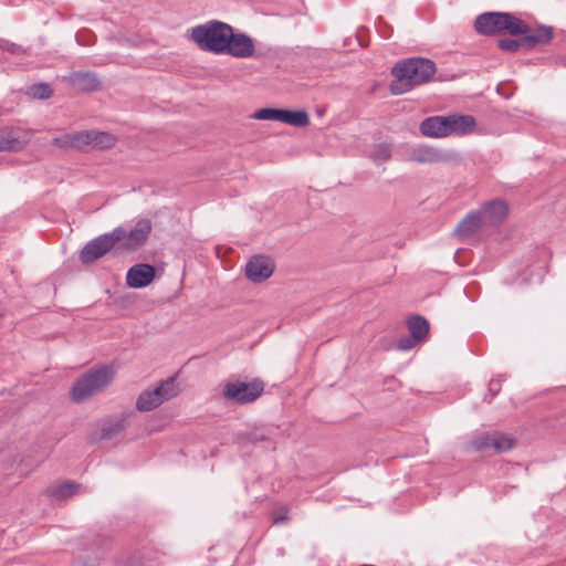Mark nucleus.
<instances>
[{"mask_svg": "<svg viewBox=\"0 0 566 566\" xmlns=\"http://www.w3.org/2000/svg\"><path fill=\"white\" fill-rule=\"evenodd\" d=\"M479 35H554L552 25L536 22L533 28L512 12L486 11L479 14L473 23Z\"/></svg>", "mask_w": 566, "mask_h": 566, "instance_id": "nucleus-1", "label": "nucleus"}, {"mask_svg": "<svg viewBox=\"0 0 566 566\" xmlns=\"http://www.w3.org/2000/svg\"><path fill=\"white\" fill-rule=\"evenodd\" d=\"M433 73L434 64L427 59L412 57L398 62L392 67L394 80L389 90L394 95L405 94L428 82Z\"/></svg>", "mask_w": 566, "mask_h": 566, "instance_id": "nucleus-2", "label": "nucleus"}, {"mask_svg": "<svg viewBox=\"0 0 566 566\" xmlns=\"http://www.w3.org/2000/svg\"><path fill=\"white\" fill-rule=\"evenodd\" d=\"M114 370L109 366H101L91 369L76 379L72 387V399L76 402H83L92 396L104 390L113 380Z\"/></svg>", "mask_w": 566, "mask_h": 566, "instance_id": "nucleus-3", "label": "nucleus"}, {"mask_svg": "<svg viewBox=\"0 0 566 566\" xmlns=\"http://www.w3.org/2000/svg\"><path fill=\"white\" fill-rule=\"evenodd\" d=\"M179 392L175 378L170 377L161 381L154 389L144 390L137 398L136 408L139 411H150L167 400L176 397Z\"/></svg>", "mask_w": 566, "mask_h": 566, "instance_id": "nucleus-4", "label": "nucleus"}, {"mask_svg": "<svg viewBox=\"0 0 566 566\" xmlns=\"http://www.w3.org/2000/svg\"><path fill=\"white\" fill-rule=\"evenodd\" d=\"M124 228H115L112 232L102 234L90 241L81 251L80 259L83 263H93L111 251L123 240Z\"/></svg>", "mask_w": 566, "mask_h": 566, "instance_id": "nucleus-5", "label": "nucleus"}, {"mask_svg": "<svg viewBox=\"0 0 566 566\" xmlns=\"http://www.w3.org/2000/svg\"><path fill=\"white\" fill-rule=\"evenodd\" d=\"M262 391L263 384L258 380H253L250 382H227L223 388L224 397L238 403H247L254 401L262 394Z\"/></svg>", "mask_w": 566, "mask_h": 566, "instance_id": "nucleus-6", "label": "nucleus"}, {"mask_svg": "<svg viewBox=\"0 0 566 566\" xmlns=\"http://www.w3.org/2000/svg\"><path fill=\"white\" fill-rule=\"evenodd\" d=\"M472 448L476 451H489L491 449L497 452H505L514 447V440L499 432L481 433L472 440Z\"/></svg>", "mask_w": 566, "mask_h": 566, "instance_id": "nucleus-7", "label": "nucleus"}, {"mask_svg": "<svg viewBox=\"0 0 566 566\" xmlns=\"http://www.w3.org/2000/svg\"><path fill=\"white\" fill-rule=\"evenodd\" d=\"M274 271V262L266 255H254L245 264V276L253 283L266 281Z\"/></svg>", "mask_w": 566, "mask_h": 566, "instance_id": "nucleus-8", "label": "nucleus"}, {"mask_svg": "<svg viewBox=\"0 0 566 566\" xmlns=\"http://www.w3.org/2000/svg\"><path fill=\"white\" fill-rule=\"evenodd\" d=\"M151 231V223L147 219H142L136 222L135 227L129 231L124 229L125 235L123 240L118 243L120 248L127 250H135L142 247L149 237Z\"/></svg>", "mask_w": 566, "mask_h": 566, "instance_id": "nucleus-9", "label": "nucleus"}, {"mask_svg": "<svg viewBox=\"0 0 566 566\" xmlns=\"http://www.w3.org/2000/svg\"><path fill=\"white\" fill-rule=\"evenodd\" d=\"M184 35H247L245 33L234 32V29L222 21L210 20L206 23L188 28Z\"/></svg>", "mask_w": 566, "mask_h": 566, "instance_id": "nucleus-10", "label": "nucleus"}, {"mask_svg": "<svg viewBox=\"0 0 566 566\" xmlns=\"http://www.w3.org/2000/svg\"><path fill=\"white\" fill-rule=\"evenodd\" d=\"M127 426V416L112 417L97 423L99 433H92L91 441L113 439L120 434Z\"/></svg>", "mask_w": 566, "mask_h": 566, "instance_id": "nucleus-11", "label": "nucleus"}, {"mask_svg": "<svg viewBox=\"0 0 566 566\" xmlns=\"http://www.w3.org/2000/svg\"><path fill=\"white\" fill-rule=\"evenodd\" d=\"M552 38H501L497 48L505 52L530 51L536 45L548 44Z\"/></svg>", "mask_w": 566, "mask_h": 566, "instance_id": "nucleus-12", "label": "nucleus"}, {"mask_svg": "<svg viewBox=\"0 0 566 566\" xmlns=\"http://www.w3.org/2000/svg\"><path fill=\"white\" fill-rule=\"evenodd\" d=\"M155 269L150 264L139 263L132 266L126 274V283L129 287L142 289L153 282Z\"/></svg>", "mask_w": 566, "mask_h": 566, "instance_id": "nucleus-13", "label": "nucleus"}, {"mask_svg": "<svg viewBox=\"0 0 566 566\" xmlns=\"http://www.w3.org/2000/svg\"><path fill=\"white\" fill-rule=\"evenodd\" d=\"M407 159L418 164H439L447 159L438 148L427 145H417L409 149Z\"/></svg>", "mask_w": 566, "mask_h": 566, "instance_id": "nucleus-14", "label": "nucleus"}, {"mask_svg": "<svg viewBox=\"0 0 566 566\" xmlns=\"http://www.w3.org/2000/svg\"><path fill=\"white\" fill-rule=\"evenodd\" d=\"M479 212L482 214L485 226H497L506 218L509 208L505 201L494 199L484 203Z\"/></svg>", "mask_w": 566, "mask_h": 566, "instance_id": "nucleus-15", "label": "nucleus"}, {"mask_svg": "<svg viewBox=\"0 0 566 566\" xmlns=\"http://www.w3.org/2000/svg\"><path fill=\"white\" fill-rule=\"evenodd\" d=\"M61 78L81 92H94L101 85L99 80L92 72H72L63 75Z\"/></svg>", "mask_w": 566, "mask_h": 566, "instance_id": "nucleus-16", "label": "nucleus"}, {"mask_svg": "<svg viewBox=\"0 0 566 566\" xmlns=\"http://www.w3.org/2000/svg\"><path fill=\"white\" fill-rule=\"evenodd\" d=\"M117 142V138L107 133L99 130H84L82 132V148L93 149H107L113 147Z\"/></svg>", "mask_w": 566, "mask_h": 566, "instance_id": "nucleus-17", "label": "nucleus"}, {"mask_svg": "<svg viewBox=\"0 0 566 566\" xmlns=\"http://www.w3.org/2000/svg\"><path fill=\"white\" fill-rule=\"evenodd\" d=\"M447 117L448 136L452 135H467L475 129V119L471 115L452 114Z\"/></svg>", "mask_w": 566, "mask_h": 566, "instance_id": "nucleus-18", "label": "nucleus"}, {"mask_svg": "<svg viewBox=\"0 0 566 566\" xmlns=\"http://www.w3.org/2000/svg\"><path fill=\"white\" fill-rule=\"evenodd\" d=\"M420 132L423 136L429 138L448 137L447 117L431 116L423 119L420 124Z\"/></svg>", "mask_w": 566, "mask_h": 566, "instance_id": "nucleus-19", "label": "nucleus"}, {"mask_svg": "<svg viewBox=\"0 0 566 566\" xmlns=\"http://www.w3.org/2000/svg\"><path fill=\"white\" fill-rule=\"evenodd\" d=\"M226 54L238 59L250 57L254 53L252 38H228Z\"/></svg>", "mask_w": 566, "mask_h": 566, "instance_id": "nucleus-20", "label": "nucleus"}, {"mask_svg": "<svg viewBox=\"0 0 566 566\" xmlns=\"http://www.w3.org/2000/svg\"><path fill=\"white\" fill-rule=\"evenodd\" d=\"M485 223L479 211L470 212L459 224L455 232L461 238H469L476 233Z\"/></svg>", "mask_w": 566, "mask_h": 566, "instance_id": "nucleus-21", "label": "nucleus"}, {"mask_svg": "<svg viewBox=\"0 0 566 566\" xmlns=\"http://www.w3.org/2000/svg\"><path fill=\"white\" fill-rule=\"evenodd\" d=\"M81 486L74 482L64 481L50 486L48 489V494L54 500L64 501L77 494Z\"/></svg>", "mask_w": 566, "mask_h": 566, "instance_id": "nucleus-22", "label": "nucleus"}, {"mask_svg": "<svg viewBox=\"0 0 566 566\" xmlns=\"http://www.w3.org/2000/svg\"><path fill=\"white\" fill-rule=\"evenodd\" d=\"M198 49L214 54H226L227 38H191Z\"/></svg>", "mask_w": 566, "mask_h": 566, "instance_id": "nucleus-23", "label": "nucleus"}, {"mask_svg": "<svg viewBox=\"0 0 566 566\" xmlns=\"http://www.w3.org/2000/svg\"><path fill=\"white\" fill-rule=\"evenodd\" d=\"M277 122L294 127H306L310 124V117L305 111L280 109Z\"/></svg>", "mask_w": 566, "mask_h": 566, "instance_id": "nucleus-24", "label": "nucleus"}, {"mask_svg": "<svg viewBox=\"0 0 566 566\" xmlns=\"http://www.w3.org/2000/svg\"><path fill=\"white\" fill-rule=\"evenodd\" d=\"M410 335L418 342H423L429 332V323L421 316H413L408 321Z\"/></svg>", "mask_w": 566, "mask_h": 566, "instance_id": "nucleus-25", "label": "nucleus"}, {"mask_svg": "<svg viewBox=\"0 0 566 566\" xmlns=\"http://www.w3.org/2000/svg\"><path fill=\"white\" fill-rule=\"evenodd\" d=\"M52 144L61 149H83L82 148V132L74 134H64L55 137Z\"/></svg>", "mask_w": 566, "mask_h": 566, "instance_id": "nucleus-26", "label": "nucleus"}, {"mask_svg": "<svg viewBox=\"0 0 566 566\" xmlns=\"http://www.w3.org/2000/svg\"><path fill=\"white\" fill-rule=\"evenodd\" d=\"M369 156L375 163L379 164L386 161L391 156L390 146L388 144H378L374 147Z\"/></svg>", "mask_w": 566, "mask_h": 566, "instance_id": "nucleus-27", "label": "nucleus"}, {"mask_svg": "<svg viewBox=\"0 0 566 566\" xmlns=\"http://www.w3.org/2000/svg\"><path fill=\"white\" fill-rule=\"evenodd\" d=\"M29 94L39 99H46L53 94L52 88L46 83L34 84L29 87Z\"/></svg>", "mask_w": 566, "mask_h": 566, "instance_id": "nucleus-28", "label": "nucleus"}, {"mask_svg": "<svg viewBox=\"0 0 566 566\" xmlns=\"http://www.w3.org/2000/svg\"><path fill=\"white\" fill-rule=\"evenodd\" d=\"M279 108H260L253 114V118L258 120H279Z\"/></svg>", "mask_w": 566, "mask_h": 566, "instance_id": "nucleus-29", "label": "nucleus"}, {"mask_svg": "<svg viewBox=\"0 0 566 566\" xmlns=\"http://www.w3.org/2000/svg\"><path fill=\"white\" fill-rule=\"evenodd\" d=\"M420 342L416 340L411 335L410 337H401L398 340V348L401 350H409L416 347Z\"/></svg>", "mask_w": 566, "mask_h": 566, "instance_id": "nucleus-30", "label": "nucleus"}, {"mask_svg": "<svg viewBox=\"0 0 566 566\" xmlns=\"http://www.w3.org/2000/svg\"><path fill=\"white\" fill-rule=\"evenodd\" d=\"M0 49L8 51L12 54H20L22 52V49L20 45H17L13 42H10L9 40L2 39L0 41Z\"/></svg>", "mask_w": 566, "mask_h": 566, "instance_id": "nucleus-31", "label": "nucleus"}, {"mask_svg": "<svg viewBox=\"0 0 566 566\" xmlns=\"http://www.w3.org/2000/svg\"><path fill=\"white\" fill-rule=\"evenodd\" d=\"M18 142L0 136V151H11L17 149Z\"/></svg>", "mask_w": 566, "mask_h": 566, "instance_id": "nucleus-32", "label": "nucleus"}, {"mask_svg": "<svg viewBox=\"0 0 566 566\" xmlns=\"http://www.w3.org/2000/svg\"><path fill=\"white\" fill-rule=\"evenodd\" d=\"M286 520V515H277L274 517V523L279 524Z\"/></svg>", "mask_w": 566, "mask_h": 566, "instance_id": "nucleus-33", "label": "nucleus"}, {"mask_svg": "<svg viewBox=\"0 0 566 566\" xmlns=\"http://www.w3.org/2000/svg\"><path fill=\"white\" fill-rule=\"evenodd\" d=\"M367 39L368 38H357V40H358V42H359V44L361 46H367L368 45Z\"/></svg>", "mask_w": 566, "mask_h": 566, "instance_id": "nucleus-34", "label": "nucleus"}, {"mask_svg": "<svg viewBox=\"0 0 566 566\" xmlns=\"http://www.w3.org/2000/svg\"><path fill=\"white\" fill-rule=\"evenodd\" d=\"M496 384L494 381L491 382V389H493V387L495 386Z\"/></svg>", "mask_w": 566, "mask_h": 566, "instance_id": "nucleus-35", "label": "nucleus"}, {"mask_svg": "<svg viewBox=\"0 0 566 566\" xmlns=\"http://www.w3.org/2000/svg\"><path fill=\"white\" fill-rule=\"evenodd\" d=\"M2 316V314L0 313V317Z\"/></svg>", "mask_w": 566, "mask_h": 566, "instance_id": "nucleus-36", "label": "nucleus"}]
</instances>
